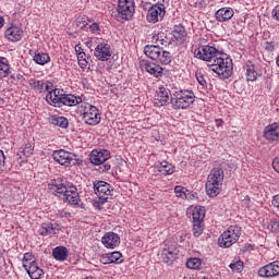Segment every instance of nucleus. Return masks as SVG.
<instances>
[{"label":"nucleus","mask_w":279,"mask_h":279,"mask_svg":"<svg viewBox=\"0 0 279 279\" xmlns=\"http://www.w3.org/2000/svg\"><path fill=\"white\" fill-rule=\"evenodd\" d=\"M192 51L198 60L208 62V66H211V71L217 73L221 80H228L232 75V59L226 58V53L219 51L215 46H195Z\"/></svg>","instance_id":"obj_1"},{"label":"nucleus","mask_w":279,"mask_h":279,"mask_svg":"<svg viewBox=\"0 0 279 279\" xmlns=\"http://www.w3.org/2000/svg\"><path fill=\"white\" fill-rule=\"evenodd\" d=\"M48 191L56 195L57 197H62L71 206L80 205V193L77 192V186L73 183L66 181V179H54L48 184Z\"/></svg>","instance_id":"obj_2"},{"label":"nucleus","mask_w":279,"mask_h":279,"mask_svg":"<svg viewBox=\"0 0 279 279\" xmlns=\"http://www.w3.org/2000/svg\"><path fill=\"white\" fill-rule=\"evenodd\" d=\"M223 169L214 168L207 177L205 184L206 193L208 197H217L221 193V186H223Z\"/></svg>","instance_id":"obj_3"},{"label":"nucleus","mask_w":279,"mask_h":279,"mask_svg":"<svg viewBox=\"0 0 279 279\" xmlns=\"http://www.w3.org/2000/svg\"><path fill=\"white\" fill-rule=\"evenodd\" d=\"M170 104L173 110H186L195 104V93L187 89L177 90L171 95Z\"/></svg>","instance_id":"obj_4"},{"label":"nucleus","mask_w":279,"mask_h":279,"mask_svg":"<svg viewBox=\"0 0 279 279\" xmlns=\"http://www.w3.org/2000/svg\"><path fill=\"white\" fill-rule=\"evenodd\" d=\"M144 53L150 60H155L156 62H160L161 64H170L171 63V52L165 50V48L160 47V45H147L144 47Z\"/></svg>","instance_id":"obj_5"},{"label":"nucleus","mask_w":279,"mask_h":279,"mask_svg":"<svg viewBox=\"0 0 279 279\" xmlns=\"http://www.w3.org/2000/svg\"><path fill=\"white\" fill-rule=\"evenodd\" d=\"M80 108L84 123L93 126L101 123V113L97 107L88 102H82Z\"/></svg>","instance_id":"obj_6"},{"label":"nucleus","mask_w":279,"mask_h":279,"mask_svg":"<svg viewBox=\"0 0 279 279\" xmlns=\"http://www.w3.org/2000/svg\"><path fill=\"white\" fill-rule=\"evenodd\" d=\"M117 12L118 13L116 15V19L120 23L132 20V16H134V12H136V4L134 0H119Z\"/></svg>","instance_id":"obj_7"},{"label":"nucleus","mask_w":279,"mask_h":279,"mask_svg":"<svg viewBox=\"0 0 279 279\" xmlns=\"http://www.w3.org/2000/svg\"><path fill=\"white\" fill-rule=\"evenodd\" d=\"M241 239V227L239 225L230 226L218 239L219 247H232Z\"/></svg>","instance_id":"obj_8"},{"label":"nucleus","mask_w":279,"mask_h":279,"mask_svg":"<svg viewBox=\"0 0 279 279\" xmlns=\"http://www.w3.org/2000/svg\"><path fill=\"white\" fill-rule=\"evenodd\" d=\"M52 158L54 162H58L63 167H75V165H80L81 162V160L77 158V155L69 153L64 149L54 150Z\"/></svg>","instance_id":"obj_9"},{"label":"nucleus","mask_w":279,"mask_h":279,"mask_svg":"<svg viewBox=\"0 0 279 279\" xmlns=\"http://www.w3.org/2000/svg\"><path fill=\"white\" fill-rule=\"evenodd\" d=\"M112 191H114V187L106 181L94 182V192L99 199L100 206L108 202V196L112 195Z\"/></svg>","instance_id":"obj_10"},{"label":"nucleus","mask_w":279,"mask_h":279,"mask_svg":"<svg viewBox=\"0 0 279 279\" xmlns=\"http://www.w3.org/2000/svg\"><path fill=\"white\" fill-rule=\"evenodd\" d=\"M165 14H167V11H165V4L156 3L148 9L146 19L148 23H158V21H162V19H165Z\"/></svg>","instance_id":"obj_11"},{"label":"nucleus","mask_w":279,"mask_h":279,"mask_svg":"<svg viewBox=\"0 0 279 279\" xmlns=\"http://www.w3.org/2000/svg\"><path fill=\"white\" fill-rule=\"evenodd\" d=\"M94 56L96 59L100 60V62H108L110 58H112V48L108 43H100L94 49Z\"/></svg>","instance_id":"obj_12"},{"label":"nucleus","mask_w":279,"mask_h":279,"mask_svg":"<svg viewBox=\"0 0 279 279\" xmlns=\"http://www.w3.org/2000/svg\"><path fill=\"white\" fill-rule=\"evenodd\" d=\"M64 98V90L62 89H51L46 95V101L54 108H62V101Z\"/></svg>","instance_id":"obj_13"},{"label":"nucleus","mask_w":279,"mask_h":279,"mask_svg":"<svg viewBox=\"0 0 279 279\" xmlns=\"http://www.w3.org/2000/svg\"><path fill=\"white\" fill-rule=\"evenodd\" d=\"M260 278H276L279 276V262H272L266 266H263L257 271Z\"/></svg>","instance_id":"obj_14"},{"label":"nucleus","mask_w":279,"mask_h":279,"mask_svg":"<svg viewBox=\"0 0 279 279\" xmlns=\"http://www.w3.org/2000/svg\"><path fill=\"white\" fill-rule=\"evenodd\" d=\"M179 252L180 251H178V247L174 244L167 246L161 252L162 262L166 265H173V262L178 258Z\"/></svg>","instance_id":"obj_15"},{"label":"nucleus","mask_w":279,"mask_h":279,"mask_svg":"<svg viewBox=\"0 0 279 279\" xmlns=\"http://www.w3.org/2000/svg\"><path fill=\"white\" fill-rule=\"evenodd\" d=\"M89 160L92 165H104L107 160H110V151L106 149L93 150Z\"/></svg>","instance_id":"obj_16"},{"label":"nucleus","mask_w":279,"mask_h":279,"mask_svg":"<svg viewBox=\"0 0 279 279\" xmlns=\"http://www.w3.org/2000/svg\"><path fill=\"white\" fill-rule=\"evenodd\" d=\"M102 245L107 247V250H114V247H119L121 243V236L114 232H108L102 236Z\"/></svg>","instance_id":"obj_17"},{"label":"nucleus","mask_w":279,"mask_h":279,"mask_svg":"<svg viewBox=\"0 0 279 279\" xmlns=\"http://www.w3.org/2000/svg\"><path fill=\"white\" fill-rule=\"evenodd\" d=\"M38 232L40 236H50L51 234H58L60 232V225L58 222H48V223H43Z\"/></svg>","instance_id":"obj_18"},{"label":"nucleus","mask_w":279,"mask_h":279,"mask_svg":"<svg viewBox=\"0 0 279 279\" xmlns=\"http://www.w3.org/2000/svg\"><path fill=\"white\" fill-rule=\"evenodd\" d=\"M169 89L165 87H159L154 99L155 106H157L158 108L167 106V104H169Z\"/></svg>","instance_id":"obj_19"},{"label":"nucleus","mask_w":279,"mask_h":279,"mask_svg":"<svg viewBox=\"0 0 279 279\" xmlns=\"http://www.w3.org/2000/svg\"><path fill=\"white\" fill-rule=\"evenodd\" d=\"M279 122H274L264 129V137L266 141H278L279 138Z\"/></svg>","instance_id":"obj_20"},{"label":"nucleus","mask_w":279,"mask_h":279,"mask_svg":"<svg viewBox=\"0 0 279 279\" xmlns=\"http://www.w3.org/2000/svg\"><path fill=\"white\" fill-rule=\"evenodd\" d=\"M4 36L11 43H19L23 38V29L19 26H11L5 31Z\"/></svg>","instance_id":"obj_21"},{"label":"nucleus","mask_w":279,"mask_h":279,"mask_svg":"<svg viewBox=\"0 0 279 279\" xmlns=\"http://www.w3.org/2000/svg\"><path fill=\"white\" fill-rule=\"evenodd\" d=\"M29 86H32L33 90H36V93H49L53 84L33 78L29 81Z\"/></svg>","instance_id":"obj_22"},{"label":"nucleus","mask_w":279,"mask_h":279,"mask_svg":"<svg viewBox=\"0 0 279 279\" xmlns=\"http://www.w3.org/2000/svg\"><path fill=\"white\" fill-rule=\"evenodd\" d=\"M24 269L32 279H40L45 276V271L38 266V262L25 266Z\"/></svg>","instance_id":"obj_23"},{"label":"nucleus","mask_w":279,"mask_h":279,"mask_svg":"<svg viewBox=\"0 0 279 279\" xmlns=\"http://www.w3.org/2000/svg\"><path fill=\"white\" fill-rule=\"evenodd\" d=\"M234 16V10L232 8H221L215 13V19L219 23H226V21H230Z\"/></svg>","instance_id":"obj_24"},{"label":"nucleus","mask_w":279,"mask_h":279,"mask_svg":"<svg viewBox=\"0 0 279 279\" xmlns=\"http://www.w3.org/2000/svg\"><path fill=\"white\" fill-rule=\"evenodd\" d=\"M143 69L149 73V75H154V77H162V66L156 64L154 62L144 61Z\"/></svg>","instance_id":"obj_25"},{"label":"nucleus","mask_w":279,"mask_h":279,"mask_svg":"<svg viewBox=\"0 0 279 279\" xmlns=\"http://www.w3.org/2000/svg\"><path fill=\"white\" fill-rule=\"evenodd\" d=\"M82 105V97L80 96H75L73 94H63V100L61 102V107L62 106H69V107H73V106H77V105Z\"/></svg>","instance_id":"obj_26"},{"label":"nucleus","mask_w":279,"mask_h":279,"mask_svg":"<svg viewBox=\"0 0 279 279\" xmlns=\"http://www.w3.org/2000/svg\"><path fill=\"white\" fill-rule=\"evenodd\" d=\"M52 256L56 260L64 262L69 258V250L65 246H57L52 250Z\"/></svg>","instance_id":"obj_27"},{"label":"nucleus","mask_w":279,"mask_h":279,"mask_svg":"<svg viewBox=\"0 0 279 279\" xmlns=\"http://www.w3.org/2000/svg\"><path fill=\"white\" fill-rule=\"evenodd\" d=\"M158 172L161 173V175H171L175 172V167H173L172 163L169 161H161L157 166Z\"/></svg>","instance_id":"obj_28"},{"label":"nucleus","mask_w":279,"mask_h":279,"mask_svg":"<svg viewBox=\"0 0 279 279\" xmlns=\"http://www.w3.org/2000/svg\"><path fill=\"white\" fill-rule=\"evenodd\" d=\"M172 36L179 43H182L186 38V28L182 24L175 25L172 31Z\"/></svg>","instance_id":"obj_29"},{"label":"nucleus","mask_w":279,"mask_h":279,"mask_svg":"<svg viewBox=\"0 0 279 279\" xmlns=\"http://www.w3.org/2000/svg\"><path fill=\"white\" fill-rule=\"evenodd\" d=\"M49 122L51 123V125H57V128H62L63 130H66V128H69V120L64 117L52 116Z\"/></svg>","instance_id":"obj_30"},{"label":"nucleus","mask_w":279,"mask_h":279,"mask_svg":"<svg viewBox=\"0 0 279 279\" xmlns=\"http://www.w3.org/2000/svg\"><path fill=\"white\" fill-rule=\"evenodd\" d=\"M34 62L36 64H40L41 66H45V64L51 62V57H49V53L46 52H37L33 57Z\"/></svg>","instance_id":"obj_31"},{"label":"nucleus","mask_w":279,"mask_h":279,"mask_svg":"<svg viewBox=\"0 0 279 279\" xmlns=\"http://www.w3.org/2000/svg\"><path fill=\"white\" fill-rule=\"evenodd\" d=\"M206 217V209L202 206H197L192 211L193 221L204 222Z\"/></svg>","instance_id":"obj_32"},{"label":"nucleus","mask_w":279,"mask_h":279,"mask_svg":"<svg viewBox=\"0 0 279 279\" xmlns=\"http://www.w3.org/2000/svg\"><path fill=\"white\" fill-rule=\"evenodd\" d=\"M153 43L159 45V47H167V45H169V38H167L165 34L158 33L153 36Z\"/></svg>","instance_id":"obj_33"},{"label":"nucleus","mask_w":279,"mask_h":279,"mask_svg":"<svg viewBox=\"0 0 279 279\" xmlns=\"http://www.w3.org/2000/svg\"><path fill=\"white\" fill-rule=\"evenodd\" d=\"M109 254V258H110V263L111 265H121V263H123V254L119 251L112 252V253H108Z\"/></svg>","instance_id":"obj_34"},{"label":"nucleus","mask_w":279,"mask_h":279,"mask_svg":"<svg viewBox=\"0 0 279 279\" xmlns=\"http://www.w3.org/2000/svg\"><path fill=\"white\" fill-rule=\"evenodd\" d=\"M174 193L177 197H181L182 199H191V196H189V190L183 186L177 185L174 187Z\"/></svg>","instance_id":"obj_35"},{"label":"nucleus","mask_w":279,"mask_h":279,"mask_svg":"<svg viewBox=\"0 0 279 279\" xmlns=\"http://www.w3.org/2000/svg\"><path fill=\"white\" fill-rule=\"evenodd\" d=\"M186 267L189 269H202V259L197 257L190 258L186 262Z\"/></svg>","instance_id":"obj_36"},{"label":"nucleus","mask_w":279,"mask_h":279,"mask_svg":"<svg viewBox=\"0 0 279 279\" xmlns=\"http://www.w3.org/2000/svg\"><path fill=\"white\" fill-rule=\"evenodd\" d=\"M204 232V222L193 221V234L197 239Z\"/></svg>","instance_id":"obj_37"},{"label":"nucleus","mask_w":279,"mask_h":279,"mask_svg":"<svg viewBox=\"0 0 279 279\" xmlns=\"http://www.w3.org/2000/svg\"><path fill=\"white\" fill-rule=\"evenodd\" d=\"M19 153L23 154L26 158H29V156L34 154V146H32V143H26L20 148Z\"/></svg>","instance_id":"obj_38"},{"label":"nucleus","mask_w":279,"mask_h":279,"mask_svg":"<svg viewBox=\"0 0 279 279\" xmlns=\"http://www.w3.org/2000/svg\"><path fill=\"white\" fill-rule=\"evenodd\" d=\"M258 77V72L254 69V66H248L246 69V80L247 82H256Z\"/></svg>","instance_id":"obj_39"},{"label":"nucleus","mask_w":279,"mask_h":279,"mask_svg":"<svg viewBox=\"0 0 279 279\" xmlns=\"http://www.w3.org/2000/svg\"><path fill=\"white\" fill-rule=\"evenodd\" d=\"M230 269H232V271H235V274H241V271H243V262L241 259H236L233 260L230 265H229Z\"/></svg>","instance_id":"obj_40"},{"label":"nucleus","mask_w":279,"mask_h":279,"mask_svg":"<svg viewBox=\"0 0 279 279\" xmlns=\"http://www.w3.org/2000/svg\"><path fill=\"white\" fill-rule=\"evenodd\" d=\"M34 263H38L36 257H34L32 253H25L23 257V267H29V265H33Z\"/></svg>","instance_id":"obj_41"},{"label":"nucleus","mask_w":279,"mask_h":279,"mask_svg":"<svg viewBox=\"0 0 279 279\" xmlns=\"http://www.w3.org/2000/svg\"><path fill=\"white\" fill-rule=\"evenodd\" d=\"M10 75V64L0 60V77H8Z\"/></svg>","instance_id":"obj_42"},{"label":"nucleus","mask_w":279,"mask_h":279,"mask_svg":"<svg viewBox=\"0 0 279 279\" xmlns=\"http://www.w3.org/2000/svg\"><path fill=\"white\" fill-rule=\"evenodd\" d=\"M77 61L81 65V69H86V66H88V60H86V52L77 54Z\"/></svg>","instance_id":"obj_43"},{"label":"nucleus","mask_w":279,"mask_h":279,"mask_svg":"<svg viewBox=\"0 0 279 279\" xmlns=\"http://www.w3.org/2000/svg\"><path fill=\"white\" fill-rule=\"evenodd\" d=\"M88 16L84 15L81 17L80 21H77V26L81 28V29H86L88 27Z\"/></svg>","instance_id":"obj_44"},{"label":"nucleus","mask_w":279,"mask_h":279,"mask_svg":"<svg viewBox=\"0 0 279 279\" xmlns=\"http://www.w3.org/2000/svg\"><path fill=\"white\" fill-rule=\"evenodd\" d=\"M196 80L203 88H206L208 86V83L206 82V77H204V74H202V72L196 73Z\"/></svg>","instance_id":"obj_45"},{"label":"nucleus","mask_w":279,"mask_h":279,"mask_svg":"<svg viewBox=\"0 0 279 279\" xmlns=\"http://www.w3.org/2000/svg\"><path fill=\"white\" fill-rule=\"evenodd\" d=\"M89 32H92V34H99L101 32V28L99 27V23L94 22L93 24H90L88 26Z\"/></svg>","instance_id":"obj_46"},{"label":"nucleus","mask_w":279,"mask_h":279,"mask_svg":"<svg viewBox=\"0 0 279 279\" xmlns=\"http://www.w3.org/2000/svg\"><path fill=\"white\" fill-rule=\"evenodd\" d=\"M270 227L272 232H279V218L270 220Z\"/></svg>","instance_id":"obj_47"},{"label":"nucleus","mask_w":279,"mask_h":279,"mask_svg":"<svg viewBox=\"0 0 279 279\" xmlns=\"http://www.w3.org/2000/svg\"><path fill=\"white\" fill-rule=\"evenodd\" d=\"M5 168V154L3 150H0V173H3V169Z\"/></svg>","instance_id":"obj_48"},{"label":"nucleus","mask_w":279,"mask_h":279,"mask_svg":"<svg viewBox=\"0 0 279 279\" xmlns=\"http://www.w3.org/2000/svg\"><path fill=\"white\" fill-rule=\"evenodd\" d=\"M99 260H100V263H102V265H111L109 253L102 254L100 256Z\"/></svg>","instance_id":"obj_49"},{"label":"nucleus","mask_w":279,"mask_h":279,"mask_svg":"<svg viewBox=\"0 0 279 279\" xmlns=\"http://www.w3.org/2000/svg\"><path fill=\"white\" fill-rule=\"evenodd\" d=\"M95 45H97V38L90 39L86 43V46L88 47V49H92V50H93V47H97Z\"/></svg>","instance_id":"obj_50"},{"label":"nucleus","mask_w":279,"mask_h":279,"mask_svg":"<svg viewBox=\"0 0 279 279\" xmlns=\"http://www.w3.org/2000/svg\"><path fill=\"white\" fill-rule=\"evenodd\" d=\"M272 168L275 169V171L277 173H279V157H276L274 160H272Z\"/></svg>","instance_id":"obj_51"},{"label":"nucleus","mask_w":279,"mask_h":279,"mask_svg":"<svg viewBox=\"0 0 279 279\" xmlns=\"http://www.w3.org/2000/svg\"><path fill=\"white\" fill-rule=\"evenodd\" d=\"M74 50L76 52V56H80L82 53H84V48H82V45L77 44L75 47H74Z\"/></svg>","instance_id":"obj_52"},{"label":"nucleus","mask_w":279,"mask_h":279,"mask_svg":"<svg viewBox=\"0 0 279 279\" xmlns=\"http://www.w3.org/2000/svg\"><path fill=\"white\" fill-rule=\"evenodd\" d=\"M272 19H276V21H279V5H277V7L272 10Z\"/></svg>","instance_id":"obj_53"},{"label":"nucleus","mask_w":279,"mask_h":279,"mask_svg":"<svg viewBox=\"0 0 279 279\" xmlns=\"http://www.w3.org/2000/svg\"><path fill=\"white\" fill-rule=\"evenodd\" d=\"M102 173L106 172V171H110L111 169V166L110 163H105L102 167H100Z\"/></svg>","instance_id":"obj_54"},{"label":"nucleus","mask_w":279,"mask_h":279,"mask_svg":"<svg viewBox=\"0 0 279 279\" xmlns=\"http://www.w3.org/2000/svg\"><path fill=\"white\" fill-rule=\"evenodd\" d=\"M216 125H217V128H221L223 125V121L222 120H216Z\"/></svg>","instance_id":"obj_55"},{"label":"nucleus","mask_w":279,"mask_h":279,"mask_svg":"<svg viewBox=\"0 0 279 279\" xmlns=\"http://www.w3.org/2000/svg\"><path fill=\"white\" fill-rule=\"evenodd\" d=\"M189 194H190L189 197L191 198H186V199H195L197 197V194H193L190 191H189Z\"/></svg>","instance_id":"obj_56"},{"label":"nucleus","mask_w":279,"mask_h":279,"mask_svg":"<svg viewBox=\"0 0 279 279\" xmlns=\"http://www.w3.org/2000/svg\"><path fill=\"white\" fill-rule=\"evenodd\" d=\"M4 23H5V20L3 19V16H0V29L1 27H3Z\"/></svg>","instance_id":"obj_57"},{"label":"nucleus","mask_w":279,"mask_h":279,"mask_svg":"<svg viewBox=\"0 0 279 279\" xmlns=\"http://www.w3.org/2000/svg\"><path fill=\"white\" fill-rule=\"evenodd\" d=\"M11 80H15L16 77L14 76V74L10 75Z\"/></svg>","instance_id":"obj_58"},{"label":"nucleus","mask_w":279,"mask_h":279,"mask_svg":"<svg viewBox=\"0 0 279 279\" xmlns=\"http://www.w3.org/2000/svg\"><path fill=\"white\" fill-rule=\"evenodd\" d=\"M162 3H169V0H162Z\"/></svg>","instance_id":"obj_59"}]
</instances>
